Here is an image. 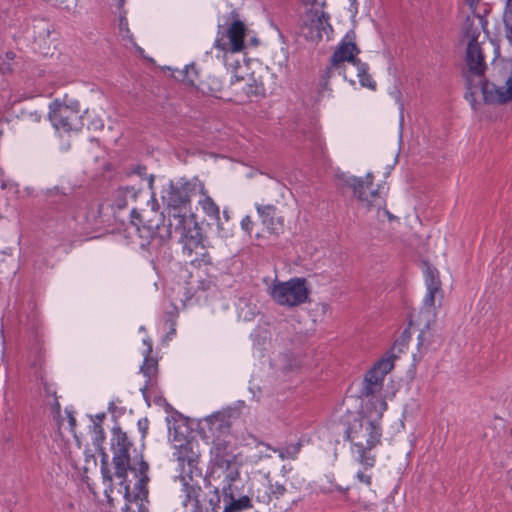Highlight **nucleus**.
<instances>
[{
	"mask_svg": "<svg viewBox=\"0 0 512 512\" xmlns=\"http://www.w3.org/2000/svg\"><path fill=\"white\" fill-rule=\"evenodd\" d=\"M462 40L466 42L464 55L466 92L465 100L476 110V88L480 87L485 104H506L512 100V70L505 81V86H497L486 77L488 59L495 63L500 57V45L489 37L488 20L485 15L473 13L466 16L461 28Z\"/></svg>",
	"mask_w": 512,
	"mask_h": 512,
	"instance_id": "1",
	"label": "nucleus"
},
{
	"mask_svg": "<svg viewBox=\"0 0 512 512\" xmlns=\"http://www.w3.org/2000/svg\"><path fill=\"white\" fill-rule=\"evenodd\" d=\"M197 193H204V183L198 178L171 182L162 195L167 206L169 224L165 225L164 218L158 214L154 206L156 199L151 197V210L138 211L133 207L130 211L131 223L136 227L140 246L148 251H157L172 236V228H181L183 223H192L191 198Z\"/></svg>",
	"mask_w": 512,
	"mask_h": 512,
	"instance_id": "2",
	"label": "nucleus"
},
{
	"mask_svg": "<svg viewBox=\"0 0 512 512\" xmlns=\"http://www.w3.org/2000/svg\"><path fill=\"white\" fill-rule=\"evenodd\" d=\"M133 443L120 426L111 430L110 450L114 475L121 480L124 486V498L127 503L143 501L148 496L149 464L144 460L143 454H136L132 459L130 450Z\"/></svg>",
	"mask_w": 512,
	"mask_h": 512,
	"instance_id": "3",
	"label": "nucleus"
},
{
	"mask_svg": "<svg viewBox=\"0 0 512 512\" xmlns=\"http://www.w3.org/2000/svg\"><path fill=\"white\" fill-rule=\"evenodd\" d=\"M343 439L350 443V453L364 470L376 464L375 449L382 444L381 424L365 414H348L342 418Z\"/></svg>",
	"mask_w": 512,
	"mask_h": 512,
	"instance_id": "4",
	"label": "nucleus"
},
{
	"mask_svg": "<svg viewBox=\"0 0 512 512\" xmlns=\"http://www.w3.org/2000/svg\"><path fill=\"white\" fill-rule=\"evenodd\" d=\"M180 470V479L185 492L183 504L190 506L191 512H202L204 506L203 491L200 480L203 478L202 469L198 467L199 455L193 451L190 442L180 443L174 453Z\"/></svg>",
	"mask_w": 512,
	"mask_h": 512,
	"instance_id": "5",
	"label": "nucleus"
},
{
	"mask_svg": "<svg viewBox=\"0 0 512 512\" xmlns=\"http://www.w3.org/2000/svg\"><path fill=\"white\" fill-rule=\"evenodd\" d=\"M210 431L214 435L211 447V460L220 468L238 470L232 464L235 460L233 449V435L231 434V423L223 413H217L209 418Z\"/></svg>",
	"mask_w": 512,
	"mask_h": 512,
	"instance_id": "6",
	"label": "nucleus"
},
{
	"mask_svg": "<svg viewBox=\"0 0 512 512\" xmlns=\"http://www.w3.org/2000/svg\"><path fill=\"white\" fill-rule=\"evenodd\" d=\"M268 291L278 305L290 308L305 303L310 293L307 280L303 277H294L288 281L274 280Z\"/></svg>",
	"mask_w": 512,
	"mask_h": 512,
	"instance_id": "7",
	"label": "nucleus"
},
{
	"mask_svg": "<svg viewBox=\"0 0 512 512\" xmlns=\"http://www.w3.org/2000/svg\"><path fill=\"white\" fill-rule=\"evenodd\" d=\"M360 53V49L356 44V33L354 30H349L339 42L337 48L333 52L329 65L325 69L322 78L327 81L331 77L338 75L347 80L345 72V62L356 64L360 60L356 56Z\"/></svg>",
	"mask_w": 512,
	"mask_h": 512,
	"instance_id": "8",
	"label": "nucleus"
},
{
	"mask_svg": "<svg viewBox=\"0 0 512 512\" xmlns=\"http://www.w3.org/2000/svg\"><path fill=\"white\" fill-rule=\"evenodd\" d=\"M373 178L371 173L366 174L364 178L355 176L345 178V185L352 189L359 203L368 211L386 207L385 195L379 186L375 187Z\"/></svg>",
	"mask_w": 512,
	"mask_h": 512,
	"instance_id": "9",
	"label": "nucleus"
},
{
	"mask_svg": "<svg viewBox=\"0 0 512 512\" xmlns=\"http://www.w3.org/2000/svg\"><path fill=\"white\" fill-rule=\"evenodd\" d=\"M49 109V119L57 131L71 133L83 128L84 115L78 103L67 105L56 99L50 103Z\"/></svg>",
	"mask_w": 512,
	"mask_h": 512,
	"instance_id": "10",
	"label": "nucleus"
},
{
	"mask_svg": "<svg viewBox=\"0 0 512 512\" xmlns=\"http://www.w3.org/2000/svg\"><path fill=\"white\" fill-rule=\"evenodd\" d=\"M229 21L231 23L226 30H222V25L218 26L214 47L221 51L240 52L245 47L246 26L239 19V14L235 10L231 11L226 17L225 25H228Z\"/></svg>",
	"mask_w": 512,
	"mask_h": 512,
	"instance_id": "11",
	"label": "nucleus"
},
{
	"mask_svg": "<svg viewBox=\"0 0 512 512\" xmlns=\"http://www.w3.org/2000/svg\"><path fill=\"white\" fill-rule=\"evenodd\" d=\"M27 362L37 378L43 379L45 349L41 322L34 319L29 324Z\"/></svg>",
	"mask_w": 512,
	"mask_h": 512,
	"instance_id": "12",
	"label": "nucleus"
},
{
	"mask_svg": "<svg viewBox=\"0 0 512 512\" xmlns=\"http://www.w3.org/2000/svg\"><path fill=\"white\" fill-rule=\"evenodd\" d=\"M330 16L322 10H311L306 13V20L301 25V33L306 39L319 41L323 35H329L333 29L329 23Z\"/></svg>",
	"mask_w": 512,
	"mask_h": 512,
	"instance_id": "13",
	"label": "nucleus"
},
{
	"mask_svg": "<svg viewBox=\"0 0 512 512\" xmlns=\"http://www.w3.org/2000/svg\"><path fill=\"white\" fill-rule=\"evenodd\" d=\"M393 369L391 359H379L365 374L362 395L368 397L379 393L383 388L385 376Z\"/></svg>",
	"mask_w": 512,
	"mask_h": 512,
	"instance_id": "14",
	"label": "nucleus"
},
{
	"mask_svg": "<svg viewBox=\"0 0 512 512\" xmlns=\"http://www.w3.org/2000/svg\"><path fill=\"white\" fill-rule=\"evenodd\" d=\"M173 229L180 234L183 242L182 252L187 258L193 256L198 250L202 251L206 248L203 244L201 228L194 219L191 224L183 223V227Z\"/></svg>",
	"mask_w": 512,
	"mask_h": 512,
	"instance_id": "15",
	"label": "nucleus"
},
{
	"mask_svg": "<svg viewBox=\"0 0 512 512\" xmlns=\"http://www.w3.org/2000/svg\"><path fill=\"white\" fill-rule=\"evenodd\" d=\"M414 323L420 329L417 343L418 350L420 352L438 350L443 343V337L434 329L436 322L426 323V320L422 318H415Z\"/></svg>",
	"mask_w": 512,
	"mask_h": 512,
	"instance_id": "16",
	"label": "nucleus"
},
{
	"mask_svg": "<svg viewBox=\"0 0 512 512\" xmlns=\"http://www.w3.org/2000/svg\"><path fill=\"white\" fill-rule=\"evenodd\" d=\"M255 208L261 218L262 224L267 230L272 233L279 235L284 231V218L277 215V208L272 204L262 205L256 204Z\"/></svg>",
	"mask_w": 512,
	"mask_h": 512,
	"instance_id": "17",
	"label": "nucleus"
},
{
	"mask_svg": "<svg viewBox=\"0 0 512 512\" xmlns=\"http://www.w3.org/2000/svg\"><path fill=\"white\" fill-rule=\"evenodd\" d=\"M142 193L140 189L135 187L126 186L119 187L116 189L110 197V206L116 216L117 212L127 208L130 202L136 201L139 195Z\"/></svg>",
	"mask_w": 512,
	"mask_h": 512,
	"instance_id": "18",
	"label": "nucleus"
},
{
	"mask_svg": "<svg viewBox=\"0 0 512 512\" xmlns=\"http://www.w3.org/2000/svg\"><path fill=\"white\" fill-rule=\"evenodd\" d=\"M427 292L423 299V305L419 310L416 318L426 320V323L436 322L437 309L435 300L438 295L442 297V289L426 288Z\"/></svg>",
	"mask_w": 512,
	"mask_h": 512,
	"instance_id": "19",
	"label": "nucleus"
},
{
	"mask_svg": "<svg viewBox=\"0 0 512 512\" xmlns=\"http://www.w3.org/2000/svg\"><path fill=\"white\" fill-rule=\"evenodd\" d=\"M203 198L199 200V205L201 206L203 212L209 217L211 220L215 222L219 231H224V224L221 221L220 217V208L215 203V201L207 194L206 189L204 188V193H200Z\"/></svg>",
	"mask_w": 512,
	"mask_h": 512,
	"instance_id": "20",
	"label": "nucleus"
},
{
	"mask_svg": "<svg viewBox=\"0 0 512 512\" xmlns=\"http://www.w3.org/2000/svg\"><path fill=\"white\" fill-rule=\"evenodd\" d=\"M225 480L227 484L222 488V500L228 501L230 497L237 498L238 495L245 494L241 488L238 486L239 479V471L238 470H230L225 475Z\"/></svg>",
	"mask_w": 512,
	"mask_h": 512,
	"instance_id": "21",
	"label": "nucleus"
},
{
	"mask_svg": "<svg viewBox=\"0 0 512 512\" xmlns=\"http://www.w3.org/2000/svg\"><path fill=\"white\" fill-rule=\"evenodd\" d=\"M197 89L205 95H209L217 99L223 98L222 92L224 84L222 80L216 76H208L206 80L200 81Z\"/></svg>",
	"mask_w": 512,
	"mask_h": 512,
	"instance_id": "22",
	"label": "nucleus"
},
{
	"mask_svg": "<svg viewBox=\"0 0 512 512\" xmlns=\"http://www.w3.org/2000/svg\"><path fill=\"white\" fill-rule=\"evenodd\" d=\"M144 355V361L143 364L140 367L141 373L145 377H147L145 385L140 389L144 398H146V392L148 389V386L152 380V377L157 373L158 371V363L157 360L151 357V354H143Z\"/></svg>",
	"mask_w": 512,
	"mask_h": 512,
	"instance_id": "23",
	"label": "nucleus"
},
{
	"mask_svg": "<svg viewBox=\"0 0 512 512\" xmlns=\"http://www.w3.org/2000/svg\"><path fill=\"white\" fill-rule=\"evenodd\" d=\"M222 512H241L252 507V502L247 494L238 495L237 498L230 497V500L223 501Z\"/></svg>",
	"mask_w": 512,
	"mask_h": 512,
	"instance_id": "24",
	"label": "nucleus"
},
{
	"mask_svg": "<svg viewBox=\"0 0 512 512\" xmlns=\"http://www.w3.org/2000/svg\"><path fill=\"white\" fill-rule=\"evenodd\" d=\"M169 435L173 436L174 441L181 442L184 440V432L182 427L184 426L182 416L179 413H175L166 418Z\"/></svg>",
	"mask_w": 512,
	"mask_h": 512,
	"instance_id": "25",
	"label": "nucleus"
},
{
	"mask_svg": "<svg viewBox=\"0 0 512 512\" xmlns=\"http://www.w3.org/2000/svg\"><path fill=\"white\" fill-rule=\"evenodd\" d=\"M354 67L357 70V76H358L360 85L362 87H366L370 90H375L377 84L368 72L369 71L368 64L365 62H362L361 60H357Z\"/></svg>",
	"mask_w": 512,
	"mask_h": 512,
	"instance_id": "26",
	"label": "nucleus"
},
{
	"mask_svg": "<svg viewBox=\"0 0 512 512\" xmlns=\"http://www.w3.org/2000/svg\"><path fill=\"white\" fill-rule=\"evenodd\" d=\"M191 266L197 269L208 270V267L214 266L213 258L208 252L207 248L202 251L196 252L193 256L188 257Z\"/></svg>",
	"mask_w": 512,
	"mask_h": 512,
	"instance_id": "27",
	"label": "nucleus"
},
{
	"mask_svg": "<svg viewBox=\"0 0 512 512\" xmlns=\"http://www.w3.org/2000/svg\"><path fill=\"white\" fill-rule=\"evenodd\" d=\"M174 77L183 82L187 86L195 88H197L198 86V70L193 63L186 65L184 69L178 71V75H174Z\"/></svg>",
	"mask_w": 512,
	"mask_h": 512,
	"instance_id": "28",
	"label": "nucleus"
},
{
	"mask_svg": "<svg viewBox=\"0 0 512 512\" xmlns=\"http://www.w3.org/2000/svg\"><path fill=\"white\" fill-rule=\"evenodd\" d=\"M185 295L187 299H190L198 290H208L211 282L206 279L194 280L192 274H189V280L185 282Z\"/></svg>",
	"mask_w": 512,
	"mask_h": 512,
	"instance_id": "29",
	"label": "nucleus"
},
{
	"mask_svg": "<svg viewBox=\"0 0 512 512\" xmlns=\"http://www.w3.org/2000/svg\"><path fill=\"white\" fill-rule=\"evenodd\" d=\"M268 489V494L263 497L257 496L258 501L269 503L272 499H280L287 492L285 485L279 482L269 483Z\"/></svg>",
	"mask_w": 512,
	"mask_h": 512,
	"instance_id": "30",
	"label": "nucleus"
},
{
	"mask_svg": "<svg viewBox=\"0 0 512 512\" xmlns=\"http://www.w3.org/2000/svg\"><path fill=\"white\" fill-rule=\"evenodd\" d=\"M262 445H264V443H262ZM265 446L268 448V449H271L272 451L274 452H277L279 457L284 460V459H296L298 453L300 452V449H301V444L300 443H295V444H291L285 448H272L269 444H265Z\"/></svg>",
	"mask_w": 512,
	"mask_h": 512,
	"instance_id": "31",
	"label": "nucleus"
},
{
	"mask_svg": "<svg viewBox=\"0 0 512 512\" xmlns=\"http://www.w3.org/2000/svg\"><path fill=\"white\" fill-rule=\"evenodd\" d=\"M503 23L505 37L509 44L512 45V0L506 1V6L503 13Z\"/></svg>",
	"mask_w": 512,
	"mask_h": 512,
	"instance_id": "32",
	"label": "nucleus"
},
{
	"mask_svg": "<svg viewBox=\"0 0 512 512\" xmlns=\"http://www.w3.org/2000/svg\"><path fill=\"white\" fill-rule=\"evenodd\" d=\"M424 278H425L426 288H432V289H440L441 288L439 271L436 268L426 265V269L424 272Z\"/></svg>",
	"mask_w": 512,
	"mask_h": 512,
	"instance_id": "33",
	"label": "nucleus"
},
{
	"mask_svg": "<svg viewBox=\"0 0 512 512\" xmlns=\"http://www.w3.org/2000/svg\"><path fill=\"white\" fill-rule=\"evenodd\" d=\"M119 33L123 40H126L129 43H131L134 47H136L137 51H139L140 53L143 52V49L137 46V44L135 43L133 34L131 33L128 27V20L124 16H121L119 19Z\"/></svg>",
	"mask_w": 512,
	"mask_h": 512,
	"instance_id": "34",
	"label": "nucleus"
},
{
	"mask_svg": "<svg viewBox=\"0 0 512 512\" xmlns=\"http://www.w3.org/2000/svg\"><path fill=\"white\" fill-rule=\"evenodd\" d=\"M101 474L103 477L104 483H107L110 490H112V482H113V476L111 473V470L109 469V456L108 454L102 449L101 450Z\"/></svg>",
	"mask_w": 512,
	"mask_h": 512,
	"instance_id": "35",
	"label": "nucleus"
},
{
	"mask_svg": "<svg viewBox=\"0 0 512 512\" xmlns=\"http://www.w3.org/2000/svg\"><path fill=\"white\" fill-rule=\"evenodd\" d=\"M408 345L409 344L407 342L397 338L390 350L387 352L386 356L382 357L381 359H391V362L394 364V361L408 348Z\"/></svg>",
	"mask_w": 512,
	"mask_h": 512,
	"instance_id": "36",
	"label": "nucleus"
},
{
	"mask_svg": "<svg viewBox=\"0 0 512 512\" xmlns=\"http://www.w3.org/2000/svg\"><path fill=\"white\" fill-rule=\"evenodd\" d=\"M93 431L95 433V443L100 444L103 443L105 439V433L102 425L99 422H95L92 426Z\"/></svg>",
	"mask_w": 512,
	"mask_h": 512,
	"instance_id": "37",
	"label": "nucleus"
},
{
	"mask_svg": "<svg viewBox=\"0 0 512 512\" xmlns=\"http://www.w3.org/2000/svg\"><path fill=\"white\" fill-rule=\"evenodd\" d=\"M138 430L141 433L142 440L145 439L148 429H149V420L148 418H141L137 422Z\"/></svg>",
	"mask_w": 512,
	"mask_h": 512,
	"instance_id": "38",
	"label": "nucleus"
},
{
	"mask_svg": "<svg viewBox=\"0 0 512 512\" xmlns=\"http://www.w3.org/2000/svg\"><path fill=\"white\" fill-rule=\"evenodd\" d=\"M356 478L359 482L365 484L367 487L372 485V476L371 474H367L364 471H358L356 473Z\"/></svg>",
	"mask_w": 512,
	"mask_h": 512,
	"instance_id": "39",
	"label": "nucleus"
},
{
	"mask_svg": "<svg viewBox=\"0 0 512 512\" xmlns=\"http://www.w3.org/2000/svg\"><path fill=\"white\" fill-rule=\"evenodd\" d=\"M253 226H254V222L252 221L250 216L247 215L244 218H242V220H241V228L246 233L251 234Z\"/></svg>",
	"mask_w": 512,
	"mask_h": 512,
	"instance_id": "40",
	"label": "nucleus"
},
{
	"mask_svg": "<svg viewBox=\"0 0 512 512\" xmlns=\"http://www.w3.org/2000/svg\"><path fill=\"white\" fill-rule=\"evenodd\" d=\"M50 197H56L59 198V203L61 204V211H66L69 205V198L64 195H58L56 192L54 194H51Z\"/></svg>",
	"mask_w": 512,
	"mask_h": 512,
	"instance_id": "41",
	"label": "nucleus"
},
{
	"mask_svg": "<svg viewBox=\"0 0 512 512\" xmlns=\"http://www.w3.org/2000/svg\"><path fill=\"white\" fill-rule=\"evenodd\" d=\"M413 324V320H410L409 326L404 329L398 339L403 340L409 344L411 339L410 326Z\"/></svg>",
	"mask_w": 512,
	"mask_h": 512,
	"instance_id": "42",
	"label": "nucleus"
},
{
	"mask_svg": "<svg viewBox=\"0 0 512 512\" xmlns=\"http://www.w3.org/2000/svg\"><path fill=\"white\" fill-rule=\"evenodd\" d=\"M65 412L67 414V419H68L70 430H71V432H74V429L76 427V419L74 417V414L72 411H70L68 409H66Z\"/></svg>",
	"mask_w": 512,
	"mask_h": 512,
	"instance_id": "43",
	"label": "nucleus"
},
{
	"mask_svg": "<svg viewBox=\"0 0 512 512\" xmlns=\"http://www.w3.org/2000/svg\"><path fill=\"white\" fill-rule=\"evenodd\" d=\"M328 490L330 492L337 491L339 493H343L344 494V493H346L349 490V487H342V486H340L338 484L331 483V486L328 488Z\"/></svg>",
	"mask_w": 512,
	"mask_h": 512,
	"instance_id": "44",
	"label": "nucleus"
},
{
	"mask_svg": "<svg viewBox=\"0 0 512 512\" xmlns=\"http://www.w3.org/2000/svg\"><path fill=\"white\" fill-rule=\"evenodd\" d=\"M215 497H216V503L213 504V500L210 499V506L212 507L213 512H217V509H220V497L218 495V490L215 489Z\"/></svg>",
	"mask_w": 512,
	"mask_h": 512,
	"instance_id": "45",
	"label": "nucleus"
},
{
	"mask_svg": "<svg viewBox=\"0 0 512 512\" xmlns=\"http://www.w3.org/2000/svg\"><path fill=\"white\" fill-rule=\"evenodd\" d=\"M143 344L146 346L145 351L143 354H151L152 353V341L149 338H146L143 340Z\"/></svg>",
	"mask_w": 512,
	"mask_h": 512,
	"instance_id": "46",
	"label": "nucleus"
},
{
	"mask_svg": "<svg viewBox=\"0 0 512 512\" xmlns=\"http://www.w3.org/2000/svg\"><path fill=\"white\" fill-rule=\"evenodd\" d=\"M52 409L57 413L59 414L60 413V409H61V406H60V403L58 402V400L56 399L52 405Z\"/></svg>",
	"mask_w": 512,
	"mask_h": 512,
	"instance_id": "47",
	"label": "nucleus"
},
{
	"mask_svg": "<svg viewBox=\"0 0 512 512\" xmlns=\"http://www.w3.org/2000/svg\"><path fill=\"white\" fill-rule=\"evenodd\" d=\"M467 4L472 8L473 10L476 9V6L479 3V0H466Z\"/></svg>",
	"mask_w": 512,
	"mask_h": 512,
	"instance_id": "48",
	"label": "nucleus"
},
{
	"mask_svg": "<svg viewBox=\"0 0 512 512\" xmlns=\"http://www.w3.org/2000/svg\"><path fill=\"white\" fill-rule=\"evenodd\" d=\"M91 125L93 126L94 129L103 128V126H104V124L101 121H99V124L96 122H93V123H91Z\"/></svg>",
	"mask_w": 512,
	"mask_h": 512,
	"instance_id": "49",
	"label": "nucleus"
},
{
	"mask_svg": "<svg viewBox=\"0 0 512 512\" xmlns=\"http://www.w3.org/2000/svg\"><path fill=\"white\" fill-rule=\"evenodd\" d=\"M137 173H138L139 175H144V174H146V167H144V166H142V167H138Z\"/></svg>",
	"mask_w": 512,
	"mask_h": 512,
	"instance_id": "50",
	"label": "nucleus"
},
{
	"mask_svg": "<svg viewBox=\"0 0 512 512\" xmlns=\"http://www.w3.org/2000/svg\"><path fill=\"white\" fill-rule=\"evenodd\" d=\"M222 214H223L224 219H225L226 221H228V220H229V218H230V217H229V213H228V211H227L226 209H224V210H223V212H222Z\"/></svg>",
	"mask_w": 512,
	"mask_h": 512,
	"instance_id": "51",
	"label": "nucleus"
},
{
	"mask_svg": "<svg viewBox=\"0 0 512 512\" xmlns=\"http://www.w3.org/2000/svg\"><path fill=\"white\" fill-rule=\"evenodd\" d=\"M303 485V479L297 480V485L294 488L299 489Z\"/></svg>",
	"mask_w": 512,
	"mask_h": 512,
	"instance_id": "52",
	"label": "nucleus"
},
{
	"mask_svg": "<svg viewBox=\"0 0 512 512\" xmlns=\"http://www.w3.org/2000/svg\"><path fill=\"white\" fill-rule=\"evenodd\" d=\"M139 512H148L147 508L142 503L139 505Z\"/></svg>",
	"mask_w": 512,
	"mask_h": 512,
	"instance_id": "53",
	"label": "nucleus"
},
{
	"mask_svg": "<svg viewBox=\"0 0 512 512\" xmlns=\"http://www.w3.org/2000/svg\"><path fill=\"white\" fill-rule=\"evenodd\" d=\"M317 142H318V146H319V148H320V149H321V151L323 152L324 143L322 142V140H321V139H318V140H317Z\"/></svg>",
	"mask_w": 512,
	"mask_h": 512,
	"instance_id": "54",
	"label": "nucleus"
},
{
	"mask_svg": "<svg viewBox=\"0 0 512 512\" xmlns=\"http://www.w3.org/2000/svg\"><path fill=\"white\" fill-rule=\"evenodd\" d=\"M104 417H105V414H103V413L96 415V418L99 420V423L104 419Z\"/></svg>",
	"mask_w": 512,
	"mask_h": 512,
	"instance_id": "55",
	"label": "nucleus"
},
{
	"mask_svg": "<svg viewBox=\"0 0 512 512\" xmlns=\"http://www.w3.org/2000/svg\"><path fill=\"white\" fill-rule=\"evenodd\" d=\"M380 405H381L382 410H385L387 407V404L385 401H381Z\"/></svg>",
	"mask_w": 512,
	"mask_h": 512,
	"instance_id": "56",
	"label": "nucleus"
},
{
	"mask_svg": "<svg viewBox=\"0 0 512 512\" xmlns=\"http://www.w3.org/2000/svg\"><path fill=\"white\" fill-rule=\"evenodd\" d=\"M6 256L11 257V253H7V252H6V255L4 256V258H5ZM10 261H13V258H10Z\"/></svg>",
	"mask_w": 512,
	"mask_h": 512,
	"instance_id": "57",
	"label": "nucleus"
},
{
	"mask_svg": "<svg viewBox=\"0 0 512 512\" xmlns=\"http://www.w3.org/2000/svg\"><path fill=\"white\" fill-rule=\"evenodd\" d=\"M282 472H283V474H285L287 472L286 466L282 467Z\"/></svg>",
	"mask_w": 512,
	"mask_h": 512,
	"instance_id": "58",
	"label": "nucleus"
},
{
	"mask_svg": "<svg viewBox=\"0 0 512 512\" xmlns=\"http://www.w3.org/2000/svg\"><path fill=\"white\" fill-rule=\"evenodd\" d=\"M384 213H385L387 216L391 217V215H390V213H389V211H388V210H384Z\"/></svg>",
	"mask_w": 512,
	"mask_h": 512,
	"instance_id": "59",
	"label": "nucleus"
}]
</instances>
